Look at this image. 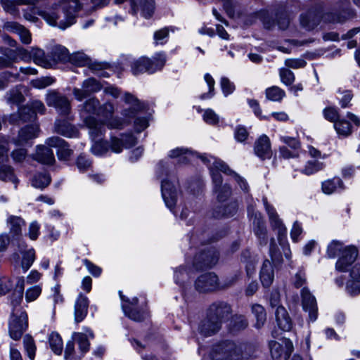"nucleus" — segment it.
<instances>
[{
	"mask_svg": "<svg viewBox=\"0 0 360 360\" xmlns=\"http://www.w3.org/2000/svg\"><path fill=\"white\" fill-rule=\"evenodd\" d=\"M25 288V279L23 276L17 278L15 291L13 295L11 304L13 307L11 318L8 322V332L10 337L18 340L28 326V318L26 311L21 307Z\"/></svg>",
	"mask_w": 360,
	"mask_h": 360,
	"instance_id": "f257e3e1",
	"label": "nucleus"
},
{
	"mask_svg": "<svg viewBox=\"0 0 360 360\" xmlns=\"http://www.w3.org/2000/svg\"><path fill=\"white\" fill-rule=\"evenodd\" d=\"M100 102L95 97H92L79 105V111L82 117L84 118V122L89 129L91 136L96 138L101 134L103 131V124L98 122L95 117L90 115H97Z\"/></svg>",
	"mask_w": 360,
	"mask_h": 360,
	"instance_id": "f03ea898",
	"label": "nucleus"
},
{
	"mask_svg": "<svg viewBox=\"0 0 360 360\" xmlns=\"http://www.w3.org/2000/svg\"><path fill=\"white\" fill-rule=\"evenodd\" d=\"M157 174L160 179H162L161 188L162 195L165 200L166 205L169 208L172 209L177 200V188L174 178L173 180H169L168 178L163 179L165 175L167 176L168 169L162 162H160L157 167Z\"/></svg>",
	"mask_w": 360,
	"mask_h": 360,
	"instance_id": "7ed1b4c3",
	"label": "nucleus"
},
{
	"mask_svg": "<svg viewBox=\"0 0 360 360\" xmlns=\"http://www.w3.org/2000/svg\"><path fill=\"white\" fill-rule=\"evenodd\" d=\"M166 62L164 54L158 53L153 59L142 57L135 60L131 65L133 75H137L143 72L153 73L163 68Z\"/></svg>",
	"mask_w": 360,
	"mask_h": 360,
	"instance_id": "20e7f679",
	"label": "nucleus"
},
{
	"mask_svg": "<svg viewBox=\"0 0 360 360\" xmlns=\"http://www.w3.org/2000/svg\"><path fill=\"white\" fill-rule=\"evenodd\" d=\"M212 360H241L240 349L233 342H224L215 345L210 354Z\"/></svg>",
	"mask_w": 360,
	"mask_h": 360,
	"instance_id": "39448f33",
	"label": "nucleus"
},
{
	"mask_svg": "<svg viewBox=\"0 0 360 360\" xmlns=\"http://www.w3.org/2000/svg\"><path fill=\"white\" fill-rule=\"evenodd\" d=\"M271 355L274 359H288L293 351L292 342L288 339L272 341L269 343Z\"/></svg>",
	"mask_w": 360,
	"mask_h": 360,
	"instance_id": "423d86ee",
	"label": "nucleus"
},
{
	"mask_svg": "<svg viewBox=\"0 0 360 360\" xmlns=\"http://www.w3.org/2000/svg\"><path fill=\"white\" fill-rule=\"evenodd\" d=\"M200 158L202 159V160L204 162H207L209 163H211V162H212V165L213 168H214L217 170H220L222 172H224L228 175L232 176L233 178L235 179V181L239 184L240 187L243 190H244V191L248 190V184H247L246 181L244 179H243V178H241L235 172L231 170L224 162H223L221 160H218L216 158L212 157V156H210V158L207 159V158L206 156L201 155Z\"/></svg>",
	"mask_w": 360,
	"mask_h": 360,
	"instance_id": "0eeeda50",
	"label": "nucleus"
},
{
	"mask_svg": "<svg viewBox=\"0 0 360 360\" xmlns=\"http://www.w3.org/2000/svg\"><path fill=\"white\" fill-rule=\"evenodd\" d=\"M46 101L49 106L55 108L60 115H67L70 112V103L65 96L52 91L47 94Z\"/></svg>",
	"mask_w": 360,
	"mask_h": 360,
	"instance_id": "6e6552de",
	"label": "nucleus"
},
{
	"mask_svg": "<svg viewBox=\"0 0 360 360\" xmlns=\"http://www.w3.org/2000/svg\"><path fill=\"white\" fill-rule=\"evenodd\" d=\"M301 296L302 308L309 313V321H315L318 317V308L315 297L306 288L302 289Z\"/></svg>",
	"mask_w": 360,
	"mask_h": 360,
	"instance_id": "1a4fd4ad",
	"label": "nucleus"
},
{
	"mask_svg": "<svg viewBox=\"0 0 360 360\" xmlns=\"http://www.w3.org/2000/svg\"><path fill=\"white\" fill-rule=\"evenodd\" d=\"M101 89V84L94 78H89L82 83V88H74L72 93L75 98L81 101L90 94L97 92Z\"/></svg>",
	"mask_w": 360,
	"mask_h": 360,
	"instance_id": "9d476101",
	"label": "nucleus"
},
{
	"mask_svg": "<svg viewBox=\"0 0 360 360\" xmlns=\"http://www.w3.org/2000/svg\"><path fill=\"white\" fill-rule=\"evenodd\" d=\"M219 288L218 277L213 273L202 274L195 281V288L200 292H207Z\"/></svg>",
	"mask_w": 360,
	"mask_h": 360,
	"instance_id": "9b49d317",
	"label": "nucleus"
},
{
	"mask_svg": "<svg viewBox=\"0 0 360 360\" xmlns=\"http://www.w3.org/2000/svg\"><path fill=\"white\" fill-rule=\"evenodd\" d=\"M358 255V250L354 246H348L342 250L341 257L336 262L335 268L339 271H346L354 263Z\"/></svg>",
	"mask_w": 360,
	"mask_h": 360,
	"instance_id": "f8f14e48",
	"label": "nucleus"
},
{
	"mask_svg": "<svg viewBox=\"0 0 360 360\" xmlns=\"http://www.w3.org/2000/svg\"><path fill=\"white\" fill-rule=\"evenodd\" d=\"M46 143L49 147L58 148L57 155L59 160H68L72 155V150L70 149L68 143L60 137L53 136L49 138Z\"/></svg>",
	"mask_w": 360,
	"mask_h": 360,
	"instance_id": "ddd939ff",
	"label": "nucleus"
},
{
	"mask_svg": "<svg viewBox=\"0 0 360 360\" xmlns=\"http://www.w3.org/2000/svg\"><path fill=\"white\" fill-rule=\"evenodd\" d=\"M119 295L121 300L125 303L122 304V309L124 314L131 319L136 321H141L146 317V313L144 311H139L136 309H134L133 307L135 306L138 302V299L134 297L129 301V300H125L124 297L122 295V291H119Z\"/></svg>",
	"mask_w": 360,
	"mask_h": 360,
	"instance_id": "4468645a",
	"label": "nucleus"
},
{
	"mask_svg": "<svg viewBox=\"0 0 360 360\" xmlns=\"http://www.w3.org/2000/svg\"><path fill=\"white\" fill-rule=\"evenodd\" d=\"M219 254L214 250H207L195 258L194 265L197 269L202 267H212L217 263Z\"/></svg>",
	"mask_w": 360,
	"mask_h": 360,
	"instance_id": "2eb2a0df",
	"label": "nucleus"
},
{
	"mask_svg": "<svg viewBox=\"0 0 360 360\" xmlns=\"http://www.w3.org/2000/svg\"><path fill=\"white\" fill-rule=\"evenodd\" d=\"M264 202L271 226L274 229L277 230L278 240L281 241L282 237L285 236L286 234V228L279 219L275 209L267 203L266 199L264 200Z\"/></svg>",
	"mask_w": 360,
	"mask_h": 360,
	"instance_id": "dca6fc26",
	"label": "nucleus"
},
{
	"mask_svg": "<svg viewBox=\"0 0 360 360\" xmlns=\"http://www.w3.org/2000/svg\"><path fill=\"white\" fill-rule=\"evenodd\" d=\"M255 153L262 160L269 159L272 155L269 138L263 134L255 141Z\"/></svg>",
	"mask_w": 360,
	"mask_h": 360,
	"instance_id": "f3484780",
	"label": "nucleus"
},
{
	"mask_svg": "<svg viewBox=\"0 0 360 360\" xmlns=\"http://www.w3.org/2000/svg\"><path fill=\"white\" fill-rule=\"evenodd\" d=\"M275 277V268L271 262L268 259L264 261L260 271L259 279L264 288H269L273 283Z\"/></svg>",
	"mask_w": 360,
	"mask_h": 360,
	"instance_id": "a211bd4d",
	"label": "nucleus"
},
{
	"mask_svg": "<svg viewBox=\"0 0 360 360\" xmlns=\"http://www.w3.org/2000/svg\"><path fill=\"white\" fill-rule=\"evenodd\" d=\"M4 27L6 31L18 34L23 44H29L31 43V33L20 24L16 22H8L5 23Z\"/></svg>",
	"mask_w": 360,
	"mask_h": 360,
	"instance_id": "6ab92c4d",
	"label": "nucleus"
},
{
	"mask_svg": "<svg viewBox=\"0 0 360 360\" xmlns=\"http://www.w3.org/2000/svg\"><path fill=\"white\" fill-rule=\"evenodd\" d=\"M89 307L88 298L79 294L75 304V321L79 323L84 319L87 314Z\"/></svg>",
	"mask_w": 360,
	"mask_h": 360,
	"instance_id": "aec40b11",
	"label": "nucleus"
},
{
	"mask_svg": "<svg viewBox=\"0 0 360 360\" xmlns=\"http://www.w3.org/2000/svg\"><path fill=\"white\" fill-rule=\"evenodd\" d=\"M276 321L278 327L284 330L289 331L292 328V322L287 310L283 306H278L275 312Z\"/></svg>",
	"mask_w": 360,
	"mask_h": 360,
	"instance_id": "412c9836",
	"label": "nucleus"
},
{
	"mask_svg": "<svg viewBox=\"0 0 360 360\" xmlns=\"http://www.w3.org/2000/svg\"><path fill=\"white\" fill-rule=\"evenodd\" d=\"M231 313V307L225 302H217L212 304L210 307V316H214L216 321H220L227 318Z\"/></svg>",
	"mask_w": 360,
	"mask_h": 360,
	"instance_id": "4be33fe9",
	"label": "nucleus"
},
{
	"mask_svg": "<svg viewBox=\"0 0 360 360\" xmlns=\"http://www.w3.org/2000/svg\"><path fill=\"white\" fill-rule=\"evenodd\" d=\"M350 276L352 279L347 283V290L351 295H356L360 292V265L356 264L353 266Z\"/></svg>",
	"mask_w": 360,
	"mask_h": 360,
	"instance_id": "5701e85b",
	"label": "nucleus"
},
{
	"mask_svg": "<svg viewBox=\"0 0 360 360\" xmlns=\"http://www.w3.org/2000/svg\"><path fill=\"white\" fill-rule=\"evenodd\" d=\"M221 328L220 321H216L214 316H209L200 325L199 331L204 336H210L217 333Z\"/></svg>",
	"mask_w": 360,
	"mask_h": 360,
	"instance_id": "b1692460",
	"label": "nucleus"
},
{
	"mask_svg": "<svg viewBox=\"0 0 360 360\" xmlns=\"http://www.w3.org/2000/svg\"><path fill=\"white\" fill-rule=\"evenodd\" d=\"M39 0H0V3L5 11L15 15L18 13V5H35Z\"/></svg>",
	"mask_w": 360,
	"mask_h": 360,
	"instance_id": "393cba45",
	"label": "nucleus"
},
{
	"mask_svg": "<svg viewBox=\"0 0 360 360\" xmlns=\"http://www.w3.org/2000/svg\"><path fill=\"white\" fill-rule=\"evenodd\" d=\"M55 131L58 134L68 138L76 137L78 134L77 129L66 120H56Z\"/></svg>",
	"mask_w": 360,
	"mask_h": 360,
	"instance_id": "a878e982",
	"label": "nucleus"
},
{
	"mask_svg": "<svg viewBox=\"0 0 360 360\" xmlns=\"http://www.w3.org/2000/svg\"><path fill=\"white\" fill-rule=\"evenodd\" d=\"M212 176L215 185V191L218 193L217 198L219 200L224 201L231 194V188L226 185L221 188L222 178L220 174L212 170Z\"/></svg>",
	"mask_w": 360,
	"mask_h": 360,
	"instance_id": "bb28decb",
	"label": "nucleus"
},
{
	"mask_svg": "<svg viewBox=\"0 0 360 360\" xmlns=\"http://www.w3.org/2000/svg\"><path fill=\"white\" fill-rule=\"evenodd\" d=\"M34 159L41 163L47 165H51L55 161L53 153L50 147L44 146H39L37 147V152L34 155Z\"/></svg>",
	"mask_w": 360,
	"mask_h": 360,
	"instance_id": "cd10ccee",
	"label": "nucleus"
},
{
	"mask_svg": "<svg viewBox=\"0 0 360 360\" xmlns=\"http://www.w3.org/2000/svg\"><path fill=\"white\" fill-rule=\"evenodd\" d=\"M72 338L78 343L82 352L85 353L89 350L90 346L88 338H93L94 334L90 330L86 329L85 333H74Z\"/></svg>",
	"mask_w": 360,
	"mask_h": 360,
	"instance_id": "c85d7f7f",
	"label": "nucleus"
},
{
	"mask_svg": "<svg viewBox=\"0 0 360 360\" xmlns=\"http://www.w3.org/2000/svg\"><path fill=\"white\" fill-rule=\"evenodd\" d=\"M321 18L317 12L311 11L305 14L301 15L300 23L301 25L307 30L314 29L319 22Z\"/></svg>",
	"mask_w": 360,
	"mask_h": 360,
	"instance_id": "c756f323",
	"label": "nucleus"
},
{
	"mask_svg": "<svg viewBox=\"0 0 360 360\" xmlns=\"http://www.w3.org/2000/svg\"><path fill=\"white\" fill-rule=\"evenodd\" d=\"M39 127L37 125H29L21 129L19 131L18 143L23 144L28 140L34 139L38 136Z\"/></svg>",
	"mask_w": 360,
	"mask_h": 360,
	"instance_id": "7c9ffc66",
	"label": "nucleus"
},
{
	"mask_svg": "<svg viewBox=\"0 0 360 360\" xmlns=\"http://www.w3.org/2000/svg\"><path fill=\"white\" fill-rule=\"evenodd\" d=\"M34 118V112H32L30 105H27L19 109L18 115L13 114L10 115L9 122H15L18 120L26 122Z\"/></svg>",
	"mask_w": 360,
	"mask_h": 360,
	"instance_id": "2f4dec72",
	"label": "nucleus"
},
{
	"mask_svg": "<svg viewBox=\"0 0 360 360\" xmlns=\"http://www.w3.org/2000/svg\"><path fill=\"white\" fill-rule=\"evenodd\" d=\"M251 310L256 319L255 326L257 328H262L266 320V313L264 308L259 304H255L252 305Z\"/></svg>",
	"mask_w": 360,
	"mask_h": 360,
	"instance_id": "473e14b6",
	"label": "nucleus"
},
{
	"mask_svg": "<svg viewBox=\"0 0 360 360\" xmlns=\"http://www.w3.org/2000/svg\"><path fill=\"white\" fill-rule=\"evenodd\" d=\"M343 188V182L340 178L328 179L322 183V191L326 194H331L338 191V189L342 190Z\"/></svg>",
	"mask_w": 360,
	"mask_h": 360,
	"instance_id": "72a5a7b5",
	"label": "nucleus"
},
{
	"mask_svg": "<svg viewBox=\"0 0 360 360\" xmlns=\"http://www.w3.org/2000/svg\"><path fill=\"white\" fill-rule=\"evenodd\" d=\"M7 223L10 226V231L13 236H18L21 234L22 227L25 225V221L22 218L10 216L7 219Z\"/></svg>",
	"mask_w": 360,
	"mask_h": 360,
	"instance_id": "f704fd0d",
	"label": "nucleus"
},
{
	"mask_svg": "<svg viewBox=\"0 0 360 360\" xmlns=\"http://www.w3.org/2000/svg\"><path fill=\"white\" fill-rule=\"evenodd\" d=\"M20 251L22 254V259L21 262V267L24 272H26L32 265L35 259V251L33 248H30L27 250H22L20 248Z\"/></svg>",
	"mask_w": 360,
	"mask_h": 360,
	"instance_id": "c9c22d12",
	"label": "nucleus"
},
{
	"mask_svg": "<svg viewBox=\"0 0 360 360\" xmlns=\"http://www.w3.org/2000/svg\"><path fill=\"white\" fill-rule=\"evenodd\" d=\"M51 55L55 62H65L70 58L68 49L62 46H54L51 50Z\"/></svg>",
	"mask_w": 360,
	"mask_h": 360,
	"instance_id": "e433bc0d",
	"label": "nucleus"
},
{
	"mask_svg": "<svg viewBox=\"0 0 360 360\" xmlns=\"http://www.w3.org/2000/svg\"><path fill=\"white\" fill-rule=\"evenodd\" d=\"M31 53L32 60H33L36 64L44 68H47L50 65V63L43 50L38 48H32Z\"/></svg>",
	"mask_w": 360,
	"mask_h": 360,
	"instance_id": "4c0bfd02",
	"label": "nucleus"
},
{
	"mask_svg": "<svg viewBox=\"0 0 360 360\" xmlns=\"http://www.w3.org/2000/svg\"><path fill=\"white\" fill-rule=\"evenodd\" d=\"M0 53L3 55L0 56V70L12 67L15 63V58L11 54L10 49L0 47Z\"/></svg>",
	"mask_w": 360,
	"mask_h": 360,
	"instance_id": "58836bf2",
	"label": "nucleus"
},
{
	"mask_svg": "<svg viewBox=\"0 0 360 360\" xmlns=\"http://www.w3.org/2000/svg\"><path fill=\"white\" fill-rule=\"evenodd\" d=\"M105 129L103 128V132H104ZM103 133L101 134H99L98 136L92 139L95 141L94 144L93 145L91 148L92 153L96 155H102L105 154L109 149V145L107 142L103 141L100 140L99 137L103 135Z\"/></svg>",
	"mask_w": 360,
	"mask_h": 360,
	"instance_id": "ea45409f",
	"label": "nucleus"
},
{
	"mask_svg": "<svg viewBox=\"0 0 360 360\" xmlns=\"http://www.w3.org/2000/svg\"><path fill=\"white\" fill-rule=\"evenodd\" d=\"M10 51L12 56L15 58V63H16L18 59L25 62L32 60L31 51H29L22 46H18L15 49H10Z\"/></svg>",
	"mask_w": 360,
	"mask_h": 360,
	"instance_id": "a19ab883",
	"label": "nucleus"
},
{
	"mask_svg": "<svg viewBox=\"0 0 360 360\" xmlns=\"http://www.w3.org/2000/svg\"><path fill=\"white\" fill-rule=\"evenodd\" d=\"M334 128L339 135L347 136L352 134V126L350 123L344 120L339 119L334 123Z\"/></svg>",
	"mask_w": 360,
	"mask_h": 360,
	"instance_id": "79ce46f5",
	"label": "nucleus"
},
{
	"mask_svg": "<svg viewBox=\"0 0 360 360\" xmlns=\"http://www.w3.org/2000/svg\"><path fill=\"white\" fill-rule=\"evenodd\" d=\"M142 15L146 18L152 16L155 11V0H140L139 3Z\"/></svg>",
	"mask_w": 360,
	"mask_h": 360,
	"instance_id": "37998d69",
	"label": "nucleus"
},
{
	"mask_svg": "<svg viewBox=\"0 0 360 360\" xmlns=\"http://www.w3.org/2000/svg\"><path fill=\"white\" fill-rule=\"evenodd\" d=\"M51 182V177L46 173H39L33 177L32 185L37 188H44Z\"/></svg>",
	"mask_w": 360,
	"mask_h": 360,
	"instance_id": "c03bdc74",
	"label": "nucleus"
},
{
	"mask_svg": "<svg viewBox=\"0 0 360 360\" xmlns=\"http://www.w3.org/2000/svg\"><path fill=\"white\" fill-rule=\"evenodd\" d=\"M49 345L55 354H61L63 350V341L58 333L53 332L50 334Z\"/></svg>",
	"mask_w": 360,
	"mask_h": 360,
	"instance_id": "a18cd8bd",
	"label": "nucleus"
},
{
	"mask_svg": "<svg viewBox=\"0 0 360 360\" xmlns=\"http://www.w3.org/2000/svg\"><path fill=\"white\" fill-rule=\"evenodd\" d=\"M23 345L29 359L34 360L37 348L33 338L30 335L24 336Z\"/></svg>",
	"mask_w": 360,
	"mask_h": 360,
	"instance_id": "49530a36",
	"label": "nucleus"
},
{
	"mask_svg": "<svg viewBox=\"0 0 360 360\" xmlns=\"http://www.w3.org/2000/svg\"><path fill=\"white\" fill-rule=\"evenodd\" d=\"M325 167L323 162L318 160H311L307 162L302 172L306 175L313 174Z\"/></svg>",
	"mask_w": 360,
	"mask_h": 360,
	"instance_id": "de8ad7c7",
	"label": "nucleus"
},
{
	"mask_svg": "<svg viewBox=\"0 0 360 360\" xmlns=\"http://www.w3.org/2000/svg\"><path fill=\"white\" fill-rule=\"evenodd\" d=\"M266 96L271 101H280L285 96V92L278 86H272L266 90Z\"/></svg>",
	"mask_w": 360,
	"mask_h": 360,
	"instance_id": "09e8293b",
	"label": "nucleus"
},
{
	"mask_svg": "<svg viewBox=\"0 0 360 360\" xmlns=\"http://www.w3.org/2000/svg\"><path fill=\"white\" fill-rule=\"evenodd\" d=\"M191 155V152L187 148H176L172 150L169 153V157L172 158H179V162H185L188 160L189 157Z\"/></svg>",
	"mask_w": 360,
	"mask_h": 360,
	"instance_id": "8fccbe9b",
	"label": "nucleus"
},
{
	"mask_svg": "<svg viewBox=\"0 0 360 360\" xmlns=\"http://www.w3.org/2000/svg\"><path fill=\"white\" fill-rule=\"evenodd\" d=\"M70 62L77 66L91 65L89 58L82 52L76 53L70 56Z\"/></svg>",
	"mask_w": 360,
	"mask_h": 360,
	"instance_id": "3c124183",
	"label": "nucleus"
},
{
	"mask_svg": "<svg viewBox=\"0 0 360 360\" xmlns=\"http://www.w3.org/2000/svg\"><path fill=\"white\" fill-rule=\"evenodd\" d=\"M37 13L42 17L49 25L52 26L56 25V21L58 18L56 12L49 9L47 11H38Z\"/></svg>",
	"mask_w": 360,
	"mask_h": 360,
	"instance_id": "603ef678",
	"label": "nucleus"
},
{
	"mask_svg": "<svg viewBox=\"0 0 360 360\" xmlns=\"http://www.w3.org/2000/svg\"><path fill=\"white\" fill-rule=\"evenodd\" d=\"M41 293L40 285H34L27 289L25 292V300L27 302L35 301Z\"/></svg>",
	"mask_w": 360,
	"mask_h": 360,
	"instance_id": "864d4df0",
	"label": "nucleus"
},
{
	"mask_svg": "<svg viewBox=\"0 0 360 360\" xmlns=\"http://www.w3.org/2000/svg\"><path fill=\"white\" fill-rule=\"evenodd\" d=\"M8 100L12 103L20 104L24 101V96L19 87L10 91L8 94Z\"/></svg>",
	"mask_w": 360,
	"mask_h": 360,
	"instance_id": "5fc2aeb1",
	"label": "nucleus"
},
{
	"mask_svg": "<svg viewBox=\"0 0 360 360\" xmlns=\"http://www.w3.org/2000/svg\"><path fill=\"white\" fill-rule=\"evenodd\" d=\"M13 287L12 280L7 276L0 277V296L9 292Z\"/></svg>",
	"mask_w": 360,
	"mask_h": 360,
	"instance_id": "6e6d98bb",
	"label": "nucleus"
},
{
	"mask_svg": "<svg viewBox=\"0 0 360 360\" xmlns=\"http://www.w3.org/2000/svg\"><path fill=\"white\" fill-rule=\"evenodd\" d=\"M253 224L256 226L255 229V234L259 237V238L265 240L266 233V228L264 222L259 217H257V214L255 215Z\"/></svg>",
	"mask_w": 360,
	"mask_h": 360,
	"instance_id": "4d7b16f0",
	"label": "nucleus"
},
{
	"mask_svg": "<svg viewBox=\"0 0 360 360\" xmlns=\"http://www.w3.org/2000/svg\"><path fill=\"white\" fill-rule=\"evenodd\" d=\"M0 179L3 181H11L16 186L17 179L10 167L4 166L0 168Z\"/></svg>",
	"mask_w": 360,
	"mask_h": 360,
	"instance_id": "13d9d810",
	"label": "nucleus"
},
{
	"mask_svg": "<svg viewBox=\"0 0 360 360\" xmlns=\"http://www.w3.org/2000/svg\"><path fill=\"white\" fill-rule=\"evenodd\" d=\"M323 114L324 118L330 122L335 123L340 119L337 109L333 107H327L324 108Z\"/></svg>",
	"mask_w": 360,
	"mask_h": 360,
	"instance_id": "bf43d9fd",
	"label": "nucleus"
},
{
	"mask_svg": "<svg viewBox=\"0 0 360 360\" xmlns=\"http://www.w3.org/2000/svg\"><path fill=\"white\" fill-rule=\"evenodd\" d=\"M343 245L342 243L333 240L332 241L328 247L327 254L329 257L334 258L335 257L338 253L342 251Z\"/></svg>",
	"mask_w": 360,
	"mask_h": 360,
	"instance_id": "052dcab7",
	"label": "nucleus"
},
{
	"mask_svg": "<svg viewBox=\"0 0 360 360\" xmlns=\"http://www.w3.org/2000/svg\"><path fill=\"white\" fill-rule=\"evenodd\" d=\"M114 112V107L110 103H105L103 105H99L97 115L104 118H110Z\"/></svg>",
	"mask_w": 360,
	"mask_h": 360,
	"instance_id": "680f3d73",
	"label": "nucleus"
},
{
	"mask_svg": "<svg viewBox=\"0 0 360 360\" xmlns=\"http://www.w3.org/2000/svg\"><path fill=\"white\" fill-rule=\"evenodd\" d=\"M280 77L281 81L286 85H290L295 80V76L292 71L282 68L280 70Z\"/></svg>",
	"mask_w": 360,
	"mask_h": 360,
	"instance_id": "e2e57ef3",
	"label": "nucleus"
},
{
	"mask_svg": "<svg viewBox=\"0 0 360 360\" xmlns=\"http://www.w3.org/2000/svg\"><path fill=\"white\" fill-rule=\"evenodd\" d=\"M54 80L53 78L46 77H41L32 82V84L34 87L37 89H44L53 83Z\"/></svg>",
	"mask_w": 360,
	"mask_h": 360,
	"instance_id": "0e129e2a",
	"label": "nucleus"
},
{
	"mask_svg": "<svg viewBox=\"0 0 360 360\" xmlns=\"http://www.w3.org/2000/svg\"><path fill=\"white\" fill-rule=\"evenodd\" d=\"M221 87L225 96L231 94L235 89L234 84L226 77H222L221 79Z\"/></svg>",
	"mask_w": 360,
	"mask_h": 360,
	"instance_id": "69168bd1",
	"label": "nucleus"
},
{
	"mask_svg": "<svg viewBox=\"0 0 360 360\" xmlns=\"http://www.w3.org/2000/svg\"><path fill=\"white\" fill-rule=\"evenodd\" d=\"M40 225L37 221L31 222L29 225L28 236L29 238L35 240L39 235Z\"/></svg>",
	"mask_w": 360,
	"mask_h": 360,
	"instance_id": "338daca9",
	"label": "nucleus"
},
{
	"mask_svg": "<svg viewBox=\"0 0 360 360\" xmlns=\"http://www.w3.org/2000/svg\"><path fill=\"white\" fill-rule=\"evenodd\" d=\"M203 119L210 124H217L219 121L217 115L211 109H207L205 111Z\"/></svg>",
	"mask_w": 360,
	"mask_h": 360,
	"instance_id": "774afa93",
	"label": "nucleus"
}]
</instances>
